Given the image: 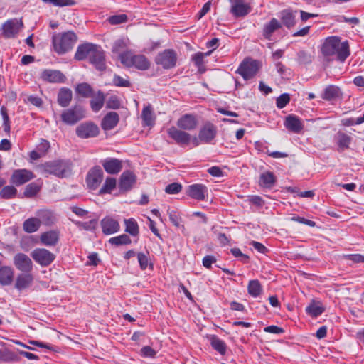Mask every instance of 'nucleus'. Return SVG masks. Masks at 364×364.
Wrapping results in <instances>:
<instances>
[{
	"label": "nucleus",
	"mask_w": 364,
	"mask_h": 364,
	"mask_svg": "<svg viewBox=\"0 0 364 364\" xmlns=\"http://www.w3.org/2000/svg\"><path fill=\"white\" fill-rule=\"evenodd\" d=\"M33 280L31 272L19 274L16 280L15 287L18 290L24 289L30 286Z\"/></svg>",
	"instance_id": "473e14b6"
},
{
	"label": "nucleus",
	"mask_w": 364,
	"mask_h": 364,
	"mask_svg": "<svg viewBox=\"0 0 364 364\" xmlns=\"http://www.w3.org/2000/svg\"><path fill=\"white\" fill-rule=\"evenodd\" d=\"M182 190V186L179 183H172L168 184L166 188L165 192L168 194H177Z\"/></svg>",
	"instance_id": "13d9d810"
},
{
	"label": "nucleus",
	"mask_w": 364,
	"mask_h": 364,
	"mask_svg": "<svg viewBox=\"0 0 364 364\" xmlns=\"http://www.w3.org/2000/svg\"><path fill=\"white\" fill-rule=\"evenodd\" d=\"M14 279V270L11 267L4 266L0 267V284L1 285H9Z\"/></svg>",
	"instance_id": "72a5a7b5"
},
{
	"label": "nucleus",
	"mask_w": 364,
	"mask_h": 364,
	"mask_svg": "<svg viewBox=\"0 0 364 364\" xmlns=\"http://www.w3.org/2000/svg\"><path fill=\"white\" fill-rule=\"evenodd\" d=\"M186 194L195 200H204L208 196V188L201 183H195L188 186Z\"/></svg>",
	"instance_id": "2eb2a0df"
},
{
	"label": "nucleus",
	"mask_w": 364,
	"mask_h": 364,
	"mask_svg": "<svg viewBox=\"0 0 364 364\" xmlns=\"http://www.w3.org/2000/svg\"><path fill=\"white\" fill-rule=\"evenodd\" d=\"M297 55L299 63L307 64L311 61V55L306 51L301 50L298 53Z\"/></svg>",
	"instance_id": "69168bd1"
},
{
	"label": "nucleus",
	"mask_w": 364,
	"mask_h": 364,
	"mask_svg": "<svg viewBox=\"0 0 364 364\" xmlns=\"http://www.w3.org/2000/svg\"><path fill=\"white\" fill-rule=\"evenodd\" d=\"M120 61L126 67H134L141 70H146L150 67V63L144 55H134L131 51L121 54Z\"/></svg>",
	"instance_id": "20e7f679"
},
{
	"label": "nucleus",
	"mask_w": 364,
	"mask_h": 364,
	"mask_svg": "<svg viewBox=\"0 0 364 364\" xmlns=\"http://www.w3.org/2000/svg\"><path fill=\"white\" fill-rule=\"evenodd\" d=\"M1 114L3 118V129L6 133L10 132V122H9V117L7 114V110L4 107H2L1 108Z\"/></svg>",
	"instance_id": "4d7b16f0"
},
{
	"label": "nucleus",
	"mask_w": 364,
	"mask_h": 364,
	"mask_svg": "<svg viewBox=\"0 0 364 364\" xmlns=\"http://www.w3.org/2000/svg\"><path fill=\"white\" fill-rule=\"evenodd\" d=\"M111 245L119 246L123 245H129L132 242L130 237L126 235L122 234L117 237H111L109 240Z\"/></svg>",
	"instance_id": "c03bdc74"
},
{
	"label": "nucleus",
	"mask_w": 364,
	"mask_h": 364,
	"mask_svg": "<svg viewBox=\"0 0 364 364\" xmlns=\"http://www.w3.org/2000/svg\"><path fill=\"white\" fill-rule=\"evenodd\" d=\"M105 171L112 175L119 173L123 168V161L117 158H107L101 161Z\"/></svg>",
	"instance_id": "a211bd4d"
},
{
	"label": "nucleus",
	"mask_w": 364,
	"mask_h": 364,
	"mask_svg": "<svg viewBox=\"0 0 364 364\" xmlns=\"http://www.w3.org/2000/svg\"><path fill=\"white\" fill-rule=\"evenodd\" d=\"M136 177L135 174L130 171H124L119 180V188L123 191L130 190L136 183Z\"/></svg>",
	"instance_id": "412c9836"
},
{
	"label": "nucleus",
	"mask_w": 364,
	"mask_h": 364,
	"mask_svg": "<svg viewBox=\"0 0 364 364\" xmlns=\"http://www.w3.org/2000/svg\"><path fill=\"white\" fill-rule=\"evenodd\" d=\"M212 348L220 355H224L226 353L228 346L224 341L215 335H209L207 336Z\"/></svg>",
	"instance_id": "c85d7f7f"
},
{
	"label": "nucleus",
	"mask_w": 364,
	"mask_h": 364,
	"mask_svg": "<svg viewBox=\"0 0 364 364\" xmlns=\"http://www.w3.org/2000/svg\"><path fill=\"white\" fill-rule=\"evenodd\" d=\"M285 127L294 133H299L303 129V124L299 117L294 115H289L286 117Z\"/></svg>",
	"instance_id": "a878e982"
},
{
	"label": "nucleus",
	"mask_w": 364,
	"mask_h": 364,
	"mask_svg": "<svg viewBox=\"0 0 364 364\" xmlns=\"http://www.w3.org/2000/svg\"><path fill=\"white\" fill-rule=\"evenodd\" d=\"M140 354L144 358H154L156 355V351L150 346H146L141 349Z\"/></svg>",
	"instance_id": "0e129e2a"
},
{
	"label": "nucleus",
	"mask_w": 364,
	"mask_h": 364,
	"mask_svg": "<svg viewBox=\"0 0 364 364\" xmlns=\"http://www.w3.org/2000/svg\"><path fill=\"white\" fill-rule=\"evenodd\" d=\"M42 1L59 7L73 6L75 4L74 0H42Z\"/></svg>",
	"instance_id": "864d4df0"
},
{
	"label": "nucleus",
	"mask_w": 364,
	"mask_h": 364,
	"mask_svg": "<svg viewBox=\"0 0 364 364\" xmlns=\"http://www.w3.org/2000/svg\"><path fill=\"white\" fill-rule=\"evenodd\" d=\"M341 95L340 89L334 85L326 87L322 94V98L331 101L338 98Z\"/></svg>",
	"instance_id": "ea45409f"
},
{
	"label": "nucleus",
	"mask_w": 364,
	"mask_h": 364,
	"mask_svg": "<svg viewBox=\"0 0 364 364\" xmlns=\"http://www.w3.org/2000/svg\"><path fill=\"white\" fill-rule=\"evenodd\" d=\"M276 183V177L272 172L266 171L262 173L259 177V185L264 188H272Z\"/></svg>",
	"instance_id": "c9c22d12"
},
{
	"label": "nucleus",
	"mask_w": 364,
	"mask_h": 364,
	"mask_svg": "<svg viewBox=\"0 0 364 364\" xmlns=\"http://www.w3.org/2000/svg\"><path fill=\"white\" fill-rule=\"evenodd\" d=\"M72 164L68 160H54L40 166L43 174H50L58 178H64L71 173Z\"/></svg>",
	"instance_id": "f03ea898"
},
{
	"label": "nucleus",
	"mask_w": 364,
	"mask_h": 364,
	"mask_svg": "<svg viewBox=\"0 0 364 364\" xmlns=\"http://www.w3.org/2000/svg\"><path fill=\"white\" fill-rule=\"evenodd\" d=\"M167 133L180 146H187L191 142V134L175 127H170L167 130Z\"/></svg>",
	"instance_id": "4468645a"
},
{
	"label": "nucleus",
	"mask_w": 364,
	"mask_h": 364,
	"mask_svg": "<svg viewBox=\"0 0 364 364\" xmlns=\"http://www.w3.org/2000/svg\"><path fill=\"white\" fill-rule=\"evenodd\" d=\"M216 133L215 127L210 123H208L199 132L200 139L202 143L208 144L215 137Z\"/></svg>",
	"instance_id": "4be33fe9"
},
{
	"label": "nucleus",
	"mask_w": 364,
	"mask_h": 364,
	"mask_svg": "<svg viewBox=\"0 0 364 364\" xmlns=\"http://www.w3.org/2000/svg\"><path fill=\"white\" fill-rule=\"evenodd\" d=\"M90 107L94 112H98L102 107L105 103V96L103 92L98 90L97 93H93V97H91Z\"/></svg>",
	"instance_id": "2f4dec72"
},
{
	"label": "nucleus",
	"mask_w": 364,
	"mask_h": 364,
	"mask_svg": "<svg viewBox=\"0 0 364 364\" xmlns=\"http://www.w3.org/2000/svg\"><path fill=\"white\" fill-rule=\"evenodd\" d=\"M103 176V171L100 166H95L90 169L86 178L87 186L92 190H95L102 183Z\"/></svg>",
	"instance_id": "ddd939ff"
},
{
	"label": "nucleus",
	"mask_w": 364,
	"mask_h": 364,
	"mask_svg": "<svg viewBox=\"0 0 364 364\" xmlns=\"http://www.w3.org/2000/svg\"><path fill=\"white\" fill-rule=\"evenodd\" d=\"M167 214L168 215L169 220L172 224L178 228L184 229V225L181 224V217L176 210L168 209Z\"/></svg>",
	"instance_id": "79ce46f5"
},
{
	"label": "nucleus",
	"mask_w": 364,
	"mask_h": 364,
	"mask_svg": "<svg viewBox=\"0 0 364 364\" xmlns=\"http://www.w3.org/2000/svg\"><path fill=\"white\" fill-rule=\"evenodd\" d=\"M230 12L236 18L244 17L250 13L252 7L245 0H230Z\"/></svg>",
	"instance_id": "9b49d317"
},
{
	"label": "nucleus",
	"mask_w": 364,
	"mask_h": 364,
	"mask_svg": "<svg viewBox=\"0 0 364 364\" xmlns=\"http://www.w3.org/2000/svg\"><path fill=\"white\" fill-rule=\"evenodd\" d=\"M73 99L72 90L68 87H62L59 90L57 102L62 107H67Z\"/></svg>",
	"instance_id": "bb28decb"
},
{
	"label": "nucleus",
	"mask_w": 364,
	"mask_h": 364,
	"mask_svg": "<svg viewBox=\"0 0 364 364\" xmlns=\"http://www.w3.org/2000/svg\"><path fill=\"white\" fill-rule=\"evenodd\" d=\"M247 201L252 205H255V206L258 208H261L264 205V201L263 199L259 196H250L247 199Z\"/></svg>",
	"instance_id": "774afa93"
},
{
	"label": "nucleus",
	"mask_w": 364,
	"mask_h": 364,
	"mask_svg": "<svg viewBox=\"0 0 364 364\" xmlns=\"http://www.w3.org/2000/svg\"><path fill=\"white\" fill-rule=\"evenodd\" d=\"M38 219L40 220V224L45 225H51L55 221V217L53 212L48 210H41L37 213Z\"/></svg>",
	"instance_id": "f704fd0d"
},
{
	"label": "nucleus",
	"mask_w": 364,
	"mask_h": 364,
	"mask_svg": "<svg viewBox=\"0 0 364 364\" xmlns=\"http://www.w3.org/2000/svg\"><path fill=\"white\" fill-rule=\"evenodd\" d=\"M94 48L93 43H87L80 45L75 54V58L77 60H82L87 58L90 59Z\"/></svg>",
	"instance_id": "393cba45"
},
{
	"label": "nucleus",
	"mask_w": 364,
	"mask_h": 364,
	"mask_svg": "<svg viewBox=\"0 0 364 364\" xmlns=\"http://www.w3.org/2000/svg\"><path fill=\"white\" fill-rule=\"evenodd\" d=\"M262 287L258 280H251L248 284V292L254 297L259 296L261 293Z\"/></svg>",
	"instance_id": "de8ad7c7"
},
{
	"label": "nucleus",
	"mask_w": 364,
	"mask_h": 364,
	"mask_svg": "<svg viewBox=\"0 0 364 364\" xmlns=\"http://www.w3.org/2000/svg\"><path fill=\"white\" fill-rule=\"evenodd\" d=\"M346 260L352 262L353 263H363L364 256L360 254H350L343 255Z\"/></svg>",
	"instance_id": "680f3d73"
},
{
	"label": "nucleus",
	"mask_w": 364,
	"mask_h": 364,
	"mask_svg": "<svg viewBox=\"0 0 364 364\" xmlns=\"http://www.w3.org/2000/svg\"><path fill=\"white\" fill-rule=\"evenodd\" d=\"M138 261L141 269L144 270L147 268L149 264V258L148 257L142 253L139 252L137 255Z\"/></svg>",
	"instance_id": "338daca9"
},
{
	"label": "nucleus",
	"mask_w": 364,
	"mask_h": 364,
	"mask_svg": "<svg viewBox=\"0 0 364 364\" xmlns=\"http://www.w3.org/2000/svg\"><path fill=\"white\" fill-rule=\"evenodd\" d=\"M282 28V23L275 18H272L269 22L264 24L263 28V36L270 40L274 32Z\"/></svg>",
	"instance_id": "c756f323"
},
{
	"label": "nucleus",
	"mask_w": 364,
	"mask_h": 364,
	"mask_svg": "<svg viewBox=\"0 0 364 364\" xmlns=\"http://www.w3.org/2000/svg\"><path fill=\"white\" fill-rule=\"evenodd\" d=\"M40 225V220L38 218H30L24 221L23 228L25 232L32 233L37 231Z\"/></svg>",
	"instance_id": "a19ab883"
},
{
	"label": "nucleus",
	"mask_w": 364,
	"mask_h": 364,
	"mask_svg": "<svg viewBox=\"0 0 364 364\" xmlns=\"http://www.w3.org/2000/svg\"><path fill=\"white\" fill-rule=\"evenodd\" d=\"M14 264L19 271L24 273H29L33 269L31 259L23 253H18L14 257Z\"/></svg>",
	"instance_id": "dca6fc26"
},
{
	"label": "nucleus",
	"mask_w": 364,
	"mask_h": 364,
	"mask_svg": "<svg viewBox=\"0 0 364 364\" xmlns=\"http://www.w3.org/2000/svg\"><path fill=\"white\" fill-rule=\"evenodd\" d=\"M85 117V110L81 105H74L63 110L60 119L66 125H75Z\"/></svg>",
	"instance_id": "423d86ee"
},
{
	"label": "nucleus",
	"mask_w": 364,
	"mask_h": 364,
	"mask_svg": "<svg viewBox=\"0 0 364 364\" xmlns=\"http://www.w3.org/2000/svg\"><path fill=\"white\" fill-rule=\"evenodd\" d=\"M117 181L114 178L108 177L100 190V194L110 193L116 187Z\"/></svg>",
	"instance_id": "37998d69"
},
{
	"label": "nucleus",
	"mask_w": 364,
	"mask_h": 364,
	"mask_svg": "<svg viewBox=\"0 0 364 364\" xmlns=\"http://www.w3.org/2000/svg\"><path fill=\"white\" fill-rule=\"evenodd\" d=\"M290 97L289 94L284 93L279 96L277 99V107L282 109L289 102Z\"/></svg>",
	"instance_id": "052dcab7"
},
{
	"label": "nucleus",
	"mask_w": 364,
	"mask_h": 364,
	"mask_svg": "<svg viewBox=\"0 0 364 364\" xmlns=\"http://www.w3.org/2000/svg\"><path fill=\"white\" fill-rule=\"evenodd\" d=\"M141 118L144 124L147 126L152 125L154 123L152 109L150 106L145 107L141 112Z\"/></svg>",
	"instance_id": "49530a36"
},
{
	"label": "nucleus",
	"mask_w": 364,
	"mask_h": 364,
	"mask_svg": "<svg viewBox=\"0 0 364 364\" xmlns=\"http://www.w3.org/2000/svg\"><path fill=\"white\" fill-rule=\"evenodd\" d=\"M282 21V25L283 24L287 28H292L296 24V16L291 9H284L280 12L279 15Z\"/></svg>",
	"instance_id": "7c9ffc66"
},
{
	"label": "nucleus",
	"mask_w": 364,
	"mask_h": 364,
	"mask_svg": "<svg viewBox=\"0 0 364 364\" xmlns=\"http://www.w3.org/2000/svg\"><path fill=\"white\" fill-rule=\"evenodd\" d=\"M42 80L50 83H64L66 77L60 70L46 69L41 73Z\"/></svg>",
	"instance_id": "f3484780"
},
{
	"label": "nucleus",
	"mask_w": 364,
	"mask_h": 364,
	"mask_svg": "<svg viewBox=\"0 0 364 364\" xmlns=\"http://www.w3.org/2000/svg\"><path fill=\"white\" fill-rule=\"evenodd\" d=\"M336 139L338 146V151H343L349 147L352 139L348 134L343 132H338L336 135Z\"/></svg>",
	"instance_id": "e433bc0d"
},
{
	"label": "nucleus",
	"mask_w": 364,
	"mask_h": 364,
	"mask_svg": "<svg viewBox=\"0 0 364 364\" xmlns=\"http://www.w3.org/2000/svg\"><path fill=\"white\" fill-rule=\"evenodd\" d=\"M177 62L176 53L171 49H166L158 53L155 58V63L161 65L164 69L174 68Z\"/></svg>",
	"instance_id": "0eeeda50"
},
{
	"label": "nucleus",
	"mask_w": 364,
	"mask_h": 364,
	"mask_svg": "<svg viewBox=\"0 0 364 364\" xmlns=\"http://www.w3.org/2000/svg\"><path fill=\"white\" fill-rule=\"evenodd\" d=\"M323 55L328 59L335 57L340 62H344L350 55V51L348 41H341L337 36H330L326 38L321 49Z\"/></svg>",
	"instance_id": "f257e3e1"
},
{
	"label": "nucleus",
	"mask_w": 364,
	"mask_h": 364,
	"mask_svg": "<svg viewBox=\"0 0 364 364\" xmlns=\"http://www.w3.org/2000/svg\"><path fill=\"white\" fill-rule=\"evenodd\" d=\"M306 311L311 316L317 317L323 312L324 309L318 304L312 303L306 307Z\"/></svg>",
	"instance_id": "8fccbe9b"
},
{
	"label": "nucleus",
	"mask_w": 364,
	"mask_h": 364,
	"mask_svg": "<svg viewBox=\"0 0 364 364\" xmlns=\"http://www.w3.org/2000/svg\"><path fill=\"white\" fill-rule=\"evenodd\" d=\"M106 107L109 109H117L121 107V102L118 97L113 95L107 100Z\"/></svg>",
	"instance_id": "6e6d98bb"
},
{
	"label": "nucleus",
	"mask_w": 364,
	"mask_h": 364,
	"mask_svg": "<svg viewBox=\"0 0 364 364\" xmlns=\"http://www.w3.org/2000/svg\"><path fill=\"white\" fill-rule=\"evenodd\" d=\"M75 223L85 230H95L97 226V219H92L87 222L76 221Z\"/></svg>",
	"instance_id": "09e8293b"
},
{
	"label": "nucleus",
	"mask_w": 364,
	"mask_h": 364,
	"mask_svg": "<svg viewBox=\"0 0 364 364\" xmlns=\"http://www.w3.org/2000/svg\"><path fill=\"white\" fill-rule=\"evenodd\" d=\"M76 134L81 139L95 137L99 134V128L92 122L81 123L76 127Z\"/></svg>",
	"instance_id": "9d476101"
},
{
	"label": "nucleus",
	"mask_w": 364,
	"mask_h": 364,
	"mask_svg": "<svg viewBox=\"0 0 364 364\" xmlns=\"http://www.w3.org/2000/svg\"><path fill=\"white\" fill-rule=\"evenodd\" d=\"M59 231L50 230L42 233L40 240L46 246H55L59 240Z\"/></svg>",
	"instance_id": "cd10ccee"
},
{
	"label": "nucleus",
	"mask_w": 364,
	"mask_h": 364,
	"mask_svg": "<svg viewBox=\"0 0 364 364\" xmlns=\"http://www.w3.org/2000/svg\"><path fill=\"white\" fill-rule=\"evenodd\" d=\"M125 48H126L125 42L123 40H122V39H119V40L116 41L114 43L112 50L113 53L119 54V55H120L121 54L123 53H121V52Z\"/></svg>",
	"instance_id": "e2e57ef3"
},
{
	"label": "nucleus",
	"mask_w": 364,
	"mask_h": 364,
	"mask_svg": "<svg viewBox=\"0 0 364 364\" xmlns=\"http://www.w3.org/2000/svg\"><path fill=\"white\" fill-rule=\"evenodd\" d=\"M177 126L184 130H193L197 126V121L192 114H186L177 122Z\"/></svg>",
	"instance_id": "b1692460"
},
{
	"label": "nucleus",
	"mask_w": 364,
	"mask_h": 364,
	"mask_svg": "<svg viewBox=\"0 0 364 364\" xmlns=\"http://www.w3.org/2000/svg\"><path fill=\"white\" fill-rule=\"evenodd\" d=\"M107 21L112 25H118L125 23L127 21V16L125 14L114 15L109 17Z\"/></svg>",
	"instance_id": "5fc2aeb1"
},
{
	"label": "nucleus",
	"mask_w": 364,
	"mask_h": 364,
	"mask_svg": "<svg viewBox=\"0 0 364 364\" xmlns=\"http://www.w3.org/2000/svg\"><path fill=\"white\" fill-rule=\"evenodd\" d=\"M261 68L259 60L250 58H245L240 64L236 73L240 75L245 80L253 78Z\"/></svg>",
	"instance_id": "39448f33"
},
{
	"label": "nucleus",
	"mask_w": 364,
	"mask_h": 364,
	"mask_svg": "<svg viewBox=\"0 0 364 364\" xmlns=\"http://www.w3.org/2000/svg\"><path fill=\"white\" fill-rule=\"evenodd\" d=\"M125 232L132 236H138L139 228L136 220L134 218L124 219Z\"/></svg>",
	"instance_id": "58836bf2"
},
{
	"label": "nucleus",
	"mask_w": 364,
	"mask_h": 364,
	"mask_svg": "<svg viewBox=\"0 0 364 364\" xmlns=\"http://www.w3.org/2000/svg\"><path fill=\"white\" fill-rule=\"evenodd\" d=\"M76 40V35L71 31L55 35L53 37L54 50L58 54H64L72 49Z\"/></svg>",
	"instance_id": "7ed1b4c3"
},
{
	"label": "nucleus",
	"mask_w": 364,
	"mask_h": 364,
	"mask_svg": "<svg viewBox=\"0 0 364 364\" xmlns=\"http://www.w3.org/2000/svg\"><path fill=\"white\" fill-rule=\"evenodd\" d=\"M34 261L42 267L50 265L55 259V255L44 248H36L31 252Z\"/></svg>",
	"instance_id": "1a4fd4ad"
},
{
	"label": "nucleus",
	"mask_w": 364,
	"mask_h": 364,
	"mask_svg": "<svg viewBox=\"0 0 364 364\" xmlns=\"http://www.w3.org/2000/svg\"><path fill=\"white\" fill-rule=\"evenodd\" d=\"M75 92L82 97L88 98L93 97L94 90L92 87L87 82H82L77 85Z\"/></svg>",
	"instance_id": "4c0bfd02"
},
{
	"label": "nucleus",
	"mask_w": 364,
	"mask_h": 364,
	"mask_svg": "<svg viewBox=\"0 0 364 364\" xmlns=\"http://www.w3.org/2000/svg\"><path fill=\"white\" fill-rule=\"evenodd\" d=\"M34 178L35 175L33 173L28 169H16L14 171L11 176L10 182L16 186H19Z\"/></svg>",
	"instance_id": "f8f14e48"
},
{
	"label": "nucleus",
	"mask_w": 364,
	"mask_h": 364,
	"mask_svg": "<svg viewBox=\"0 0 364 364\" xmlns=\"http://www.w3.org/2000/svg\"><path fill=\"white\" fill-rule=\"evenodd\" d=\"M112 82L114 85L117 87H129L131 86V83L128 80L117 75H114Z\"/></svg>",
	"instance_id": "bf43d9fd"
},
{
	"label": "nucleus",
	"mask_w": 364,
	"mask_h": 364,
	"mask_svg": "<svg viewBox=\"0 0 364 364\" xmlns=\"http://www.w3.org/2000/svg\"><path fill=\"white\" fill-rule=\"evenodd\" d=\"M41 187L36 183H31L26 186L24 191V196L31 198L36 196L40 191Z\"/></svg>",
	"instance_id": "603ef678"
},
{
	"label": "nucleus",
	"mask_w": 364,
	"mask_h": 364,
	"mask_svg": "<svg viewBox=\"0 0 364 364\" xmlns=\"http://www.w3.org/2000/svg\"><path fill=\"white\" fill-rule=\"evenodd\" d=\"M212 53V50L208 51L206 53H200L198 52L192 56V60L195 63L196 66L200 71V68L203 65V58L206 56H208Z\"/></svg>",
	"instance_id": "3c124183"
},
{
	"label": "nucleus",
	"mask_w": 364,
	"mask_h": 364,
	"mask_svg": "<svg viewBox=\"0 0 364 364\" xmlns=\"http://www.w3.org/2000/svg\"><path fill=\"white\" fill-rule=\"evenodd\" d=\"M100 225L102 232L107 235L117 232L120 230L118 221L109 216L104 218L101 220Z\"/></svg>",
	"instance_id": "aec40b11"
},
{
	"label": "nucleus",
	"mask_w": 364,
	"mask_h": 364,
	"mask_svg": "<svg viewBox=\"0 0 364 364\" xmlns=\"http://www.w3.org/2000/svg\"><path fill=\"white\" fill-rule=\"evenodd\" d=\"M89 60L97 70H105V53L100 46L95 44V48L92 50V53Z\"/></svg>",
	"instance_id": "6ab92c4d"
},
{
	"label": "nucleus",
	"mask_w": 364,
	"mask_h": 364,
	"mask_svg": "<svg viewBox=\"0 0 364 364\" xmlns=\"http://www.w3.org/2000/svg\"><path fill=\"white\" fill-rule=\"evenodd\" d=\"M17 194V189L13 186H6L0 191V196L4 199L15 198Z\"/></svg>",
	"instance_id": "a18cd8bd"
},
{
	"label": "nucleus",
	"mask_w": 364,
	"mask_h": 364,
	"mask_svg": "<svg viewBox=\"0 0 364 364\" xmlns=\"http://www.w3.org/2000/svg\"><path fill=\"white\" fill-rule=\"evenodd\" d=\"M119 121V114L115 112H109L103 117L102 120V129L105 131L111 130L117 125Z\"/></svg>",
	"instance_id": "5701e85b"
},
{
	"label": "nucleus",
	"mask_w": 364,
	"mask_h": 364,
	"mask_svg": "<svg viewBox=\"0 0 364 364\" xmlns=\"http://www.w3.org/2000/svg\"><path fill=\"white\" fill-rule=\"evenodd\" d=\"M23 28L21 19H9L2 25V35L6 38H15Z\"/></svg>",
	"instance_id": "6e6552de"
}]
</instances>
